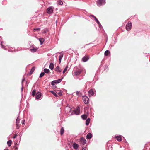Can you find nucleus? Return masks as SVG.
<instances>
[{
    "mask_svg": "<svg viewBox=\"0 0 150 150\" xmlns=\"http://www.w3.org/2000/svg\"><path fill=\"white\" fill-rule=\"evenodd\" d=\"M96 4L98 6H100L105 5V0H98L96 2Z\"/></svg>",
    "mask_w": 150,
    "mask_h": 150,
    "instance_id": "obj_1",
    "label": "nucleus"
},
{
    "mask_svg": "<svg viewBox=\"0 0 150 150\" xmlns=\"http://www.w3.org/2000/svg\"><path fill=\"white\" fill-rule=\"evenodd\" d=\"M82 99L84 103L86 104H87L89 103V99L87 96L86 95H84L82 96Z\"/></svg>",
    "mask_w": 150,
    "mask_h": 150,
    "instance_id": "obj_2",
    "label": "nucleus"
},
{
    "mask_svg": "<svg viewBox=\"0 0 150 150\" xmlns=\"http://www.w3.org/2000/svg\"><path fill=\"white\" fill-rule=\"evenodd\" d=\"M54 11V7L53 6L49 7L46 10V12L48 14H51L53 13Z\"/></svg>",
    "mask_w": 150,
    "mask_h": 150,
    "instance_id": "obj_3",
    "label": "nucleus"
},
{
    "mask_svg": "<svg viewBox=\"0 0 150 150\" xmlns=\"http://www.w3.org/2000/svg\"><path fill=\"white\" fill-rule=\"evenodd\" d=\"M132 26V23L130 21L128 22L126 26V28L127 30L129 31L131 29Z\"/></svg>",
    "mask_w": 150,
    "mask_h": 150,
    "instance_id": "obj_4",
    "label": "nucleus"
},
{
    "mask_svg": "<svg viewBox=\"0 0 150 150\" xmlns=\"http://www.w3.org/2000/svg\"><path fill=\"white\" fill-rule=\"evenodd\" d=\"M72 113L71 115L74 114V113H73V112H74V114L78 115L79 113L80 108L79 107H77L76 108V109L75 110H72Z\"/></svg>",
    "mask_w": 150,
    "mask_h": 150,
    "instance_id": "obj_5",
    "label": "nucleus"
},
{
    "mask_svg": "<svg viewBox=\"0 0 150 150\" xmlns=\"http://www.w3.org/2000/svg\"><path fill=\"white\" fill-rule=\"evenodd\" d=\"M80 142L81 146H82L86 144V141L83 137H81L80 139Z\"/></svg>",
    "mask_w": 150,
    "mask_h": 150,
    "instance_id": "obj_6",
    "label": "nucleus"
},
{
    "mask_svg": "<svg viewBox=\"0 0 150 150\" xmlns=\"http://www.w3.org/2000/svg\"><path fill=\"white\" fill-rule=\"evenodd\" d=\"M41 96V93L38 91L37 92L35 96V99L37 100H39Z\"/></svg>",
    "mask_w": 150,
    "mask_h": 150,
    "instance_id": "obj_7",
    "label": "nucleus"
},
{
    "mask_svg": "<svg viewBox=\"0 0 150 150\" xmlns=\"http://www.w3.org/2000/svg\"><path fill=\"white\" fill-rule=\"evenodd\" d=\"M82 71V70L81 69H79L75 72H74L73 73V74L75 76H78L80 74Z\"/></svg>",
    "mask_w": 150,
    "mask_h": 150,
    "instance_id": "obj_8",
    "label": "nucleus"
},
{
    "mask_svg": "<svg viewBox=\"0 0 150 150\" xmlns=\"http://www.w3.org/2000/svg\"><path fill=\"white\" fill-rule=\"evenodd\" d=\"M88 93L89 97L92 96L94 95V91L92 89H90L89 90Z\"/></svg>",
    "mask_w": 150,
    "mask_h": 150,
    "instance_id": "obj_9",
    "label": "nucleus"
},
{
    "mask_svg": "<svg viewBox=\"0 0 150 150\" xmlns=\"http://www.w3.org/2000/svg\"><path fill=\"white\" fill-rule=\"evenodd\" d=\"M35 67H33L31 69L29 72L28 73V75L30 76L31 75L33 72L34 70H35Z\"/></svg>",
    "mask_w": 150,
    "mask_h": 150,
    "instance_id": "obj_10",
    "label": "nucleus"
},
{
    "mask_svg": "<svg viewBox=\"0 0 150 150\" xmlns=\"http://www.w3.org/2000/svg\"><path fill=\"white\" fill-rule=\"evenodd\" d=\"M72 146L74 149L77 150L79 147V145L75 142L73 143Z\"/></svg>",
    "mask_w": 150,
    "mask_h": 150,
    "instance_id": "obj_11",
    "label": "nucleus"
},
{
    "mask_svg": "<svg viewBox=\"0 0 150 150\" xmlns=\"http://www.w3.org/2000/svg\"><path fill=\"white\" fill-rule=\"evenodd\" d=\"M89 59V58L88 56H85L82 58V61L84 62H85L87 61Z\"/></svg>",
    "mask_w": 150,
    "mask_h": 150,
    "instance_id": "obj_12",
    "label": "nucleus"
},
{
    "mask_svg": "<svg viewBox=\"0 0 150 150\" xmlns=\"http://www.w3.org/2000/svg\"><path fill=\"white\" fill-rule=\"evenodd\" d=\"M115 138L118 141H120L122 140V136L121 135L115 136Z\"/></svg>",
    "mask_w": 150,
    "mask_h": 150,
    "instance_id": "obj_13",
    "label": "nucleus"
},
{
    "mask_svg": "<svg viewBox=\"0 0 150 150\" xmlns=\"http://www.w3.org/2000/svg\"><path fill=\"white\" fill-rule=\"evenodd\" d=\"M92 137V134L91 133H89L86 135V138L87 139H90Z\"/></svg>",
    "mask_w": 150,
    "mask_h": 150,
    "instance_id": "obj_14",
    "label": "nucleus"
},
{
    "mask_svg": "<svg viewBox=\"0 0 150 150\" xmlns=\"http://www.w3.org/2000/svg\"><path fill=\"white\" fill-rule=\"evenodd\" d=\"M55 70L56 71L59 72H61L62 71V70L59 67V66H57V67L55 69Z\"/></svg>",
    "mask_w": 150,
    "mask_h": 150,
    "instance_id": "obj_15",
    "label": "nucleus"
},
{
    "mask_svg": "<svg viewBox=\"0 0 150 150\" xmlns=\"http://www.w3.org/2000/svg\"><path fill=\"white\" fill-rule=\"evenodd\" d=\"M39 40L40 42V45L42 44L45 41L44 39L42 38H39Z\"/></svg>",
    "mask_w": 150,
    "mask_h": 150,
    "instance_id": "obj_16",
    "label": "nucleus"
},
{
    "mask_svg": "<svg viewBox=\"0 0 150 150\" xmlns=\"http://www.w3.org/2000/svg\"><path fill=\"white\" fill-rule=\"evenodd\" d=\"M54 65L53 63H51L50 64L49 66V68L51 70H52L54 69Z\"/></svg>",
    "mask_w": 150,
    "mask_h": 150,
    "instance_id": "obj_17",
    "label": "nucleus"
},
{
    "mask_svg": "<svg viewBox=\"0 0 150 150\" xmlns=\"http://www.w3.org/2000/svg\"><path fill=\"white\" fill-rule=\"evenodd\" d=\"M110 54V52L108 50H107L105 51L104 53V55L106 56H108Z\"/></svg>",
    "mask_w": 150,
    "mask_h": 150,
    "instance_id": "obj_18",
    "label": "nucleus"
},
{
    "mask_svg": "<svg viewBox=\"0 0 150 150\" xmlns=\"http://www.w3.org/2000/svg\"><path fill=\"white\" fill-rule=\"evenodd\" d=\"M66 108H67L68 110H69V112H72L71 109L70 108L69 105L68 104L66 107Z\"/></svg>",
    "mask_w": 150,
    "mask_h": 150,
    "instance_id": "obj_19",
    "label": "nucleus"
},
{
    "mask_svg": "<svg viewBox=\"0 0 150 150\" xmlns=\"http://www.w3.org/2000/svg\"><path fill=\"white\" fill-rule=\"evenodd\" d=\"M90 120V119L88 118L87 119L86 121V125H89Z\"/></svg>",
    "mask_w": 150,
    "mask_h": 150,
    "instance_id": "obj_20",
    "label": "nucleus"
},
{
    "mask_svg": "<svg viewBox=\"0 0 150 150\" xmlns=\"http://www.w3.org/2000/svg\"><path fill=\"white\" fill-rule=\"evenodd\" d=\"M12 141L11 140H8L7 142V144L9 147H10L12 144Z\"/></svg>",
    "mask_w": 150,
    "mask_h": 150,
    "instance_id": "obj_21",
    "label": "nucleus"
},
{
    "mask_svg": "<svg viewBox=\"0 0 150 150\" xmlns=\"http://www.w3.org/2000/svg\"><path fill=\"white\" fill-rule=\"evenodd\" d=\"M106 149L107 150H112V146H111L110 145L108 146V144Z\"/></svg>",
    "mask_w": 150,
    "mask_h": 150,
    "instance_id": "obj_22",
    "label": "nucleus"
},
{
    "mask_svg": "<svg viewBox=\"0 0 150 150\" xmlns=\"http://www.w3.org/2000/svg\"><path fill=\"white\" fill-rule=\"evenodd\" d=\"M64 131V129L63 127H62L60 131V134L62 135L63 134Z\"/></svg>",
    "mask_w": 150,
    "mask_h": 150,
    "instance_id": "obj_23",
    "label": "nucleus"
},
{
    "mask_svg": "<svg viewBox=\"0 0 150 150\" xmlns=\"http://www.w3.org/2000/svg\"><path fill=\"white\" fill-rule=\"evenodd\" d=\"M63 54H61L60 56H59V63H60L62 59L63 58Z\"/></svg>",
    "mask_w": 150,
    "mask_h": 150,
    "instance_id": "obj_24",
    "label": "nucleus"
},
{
    "mask_svg": "<svg viewBox=\"0 0 150 150\" xmlns=\"http://www.w3.org/2000/svg\"><path fill=\"white\" fill-rule=\"evenodd\" d=\"M54 83L57 84V82L56 80H53L51 82V84L53 86H54Z\"/></svg>",
    "mask_w": 150,
    "mask_h": 150,
    "instance_id": "obj_25",
    "label": "nucleus"
},
{
    "mask_svg": "<svg viewBox=\"0 0 150 150\" xmlns=\"http://www.w3.org/2000/svg\"><path fill=\"white\" fill-rule=\"evenodd\" d=\"M36 93V91L35 89H34L33 91H32V96H33L34 97Z\"/></svg>",
    "mask_w": 150,
    "mask_h": 150,
    "instance_id": "obj_26",
    "label": "nucleus"
},
{
    "mask_svg": "<svg viewBox=\"0 0 150 150\" xmlns=\"http://www.w3.org/2000/svg\"><path fill=\"white\" fill-rule=\"evenodd\" d=\"M87 115H85V114L81 116V117H82V119L83 120H86V119H87Z\"/></svg>",
    "mask_w": 150,
    "mask_h": 150,
    "instance_id": "obj_27",
    "label": "nucleus"
},
{
    "mask_svg": "<svg viewBox=\"0 0 150 150\" xmlns=\"http://www.w3.org/2000/svg\"><path fill=\"white\" fill-rule=\"evenodd\" d=\"M50 92L52 94H53L54 96L56 97H58V96L57 95L54 91H50Z\"/></svg>",
    "mask_w": 150,
    "mask_h": 150,
    "instance_id": "obj_28",
    "label": "nucleus"
},
{
    "mask_svg": "<svg viewBox=\"0 0 150 150\" xmlns=\"http://www.w3.org/2000/svg\"><path fill=\"white\" fill-rule=\"evenodd\" d=\"M44 72L45 73H48L50 71V70L48 69L45 68L44 70Z\"/></svg>",
    "mask_w": 150,
    "mask_h": 150,
    "instance_id": "obj_29",
    "label": "nucleus"
},
{
    "mask_svg": "<svg viewBox=\"0 0 150 150\" xmlns=\"http://www.w3.org/2000/svg\"><path fill=\"white\" fill-rule=\"evenodd\" d=\"M4 43V42L3 41H2L1 42V47L3 48L4 50H6L7 49L5 48V46H4L3 45V43Z\"/></svg>",
    "mask_w": 150,
    "mask_h": 150,
    "instance_id": "obj_30",
    "label": "nucleus"
},
{
    "mask_svg": "<svg viewBox=\"0 0 150 150\" xmlns=\"http://www.w3.org/2000/svg\"><path fill=\"white\" fill-rule=\"evenodd\" d=\"M37 50V49L36 48L30 49V51L32 52H35Z\"/></svg>",
    "mask_w": 150,
    "mask_h": 150,
    "instance_id": "obj_31",
    "label": "nucleus"
},
{
    "mask_svg": "<svg viewBox=\"0 0 150 150\" xmlns=\"http://www.w3.org/2000/svg\"><path fill=\"white\" fill-rule=\"evenodd\" d=\"M57 2V4L59 5H62L63 4L62 1L61 0H59Z\"/></svg>",
    "mask_w": 150,
    "mask_h": 150,
    "instance_id": "obj_32",
    "label": "nucleus"
},
{
    "mask_svg": "<svg viewBox=\"0 0 150 150\" xmlns=\"http://www.w3.org/2000/svg\"><path fill=\"white\" fill-rule=\"evenodd\" d=\"M76 95L79 96H81L82 95V93L80 91H77L76 92Z\"/></svg>",
    "mask_w": 150,
    "mask_h": 150,
    "instance_id": "obj_33",
    "label": "nucleus"
},
{
    "mask_svg": "<svg viewBox=\"0 0 150 150\" xmlns=\"http://www.w3.org/2000/svg\"><path fill=\"white\" fill-rule=\"evenodd\" d=\"M63 78V77H62L61 79H58L57 80H56L57 83H60L61 82V81H62Z\"/></svg>",
    "mask_w": 150,
    "mask_h": 150,
    "instance_id": "obj_34",
    "label": "nucleus"
},
{
    "mask_svg": "<svg viewBox=\"0 0 150 150\" xmlns=\"http://www.w3.org/2000/svg\"><path fill=\"white\" fill-rule=\"evenodd\" d=\"M45 75V73L44 72H42L39 76V78L42 77Z\"/></svg>",
    "mask_w": 150,
    "mask_h": 150,
    "instance_id": "obj_35",
    "label": "nucleus"
},
{
    "mask_svg": "<svg viewBox=\"0 0 150 150\" xmlns=\"http://www.w3.org/2000/svg\"><path fill=\"white\" fill-rule=\"evenodd\" d=\"M40 28H35L34 29V30H35L36 31L38 32L40 30Z\"/></svg>",
    "mask_w": 150,
    "mask_h": 150,
    "instance_id": "obj_36",
    "label": "nucleus"
},
{
    "mask_svg": "<svg viewBox=\"0 0 150 150\" xmlns=\"http://www.w3.org/2000/svg\"><path fill=\"white\" fill-rule=\"evenodd\" d=\"M20 120V119H19L18 117H17V118L16 119V124H17L19 122Z\"/></svg>",
    "mask_w": 150,
    "mask_h": 150,
    "instance_id": "obj_37",
    "label": "nucleus"
},
{
    "mask_svg": "<svg viewBox=\"0 0 150 150\" xmlns=\"http://www.w3.org/2000/svg\"><path fill=\"white\" fill-rule=\"evenodd\" d=\"M47 29H45L43 30L42 33H46L47 32Z\"/></svg>",
    "mask_w": 150,
    "mask_h": 150,
    "instance_id": "obj_38",
    "label": "nucleus"
},
{
    "mask_svg": "<svg viewBox=\"0 0 150 150\" xmlns=\"http://www.w3.org/2000/svg\"><path fill=\"white\" fill-rule=\"evenodd\" d=\"M95 20L96 21V22L98 24H99L100 23L98 20L97 18L95 19Z\"/></svg>",
    "mask_w": 150,
    "mask_h": 150,
    "instance_id": "obj_39",
    "label": "nucleus"
},
{
    "mask_svg": "<svg viewBox=\"0 0 150 150\" xmlns=\"http://www.w3.org/2000/svg\"><path fill=\"white\" fill-rule=\"evenodd\" d=\"M25 120H23L22 121L21 123L22 124H25Z\"/></svg>",
    "mask_w": 150,
    "mask_h": 150,
    "instance_id": "obj_40",
    "label": "nucleus"
},
{
    "mask_svg": "<svg viewBox=\"0 0 150 150\" xmlns=\"http://www.w3.org/2000/svg\"><path fill=\"white\" fill-rule=\"evenodd\" d=\"M98 25H99V27L101 29L102 28H103L102 26L101 25L100 23L99 24H98Z\"/></svg>",
    "mask_w": 150,
    "mask_h": 150,
    "instance_id": "obj_41",
    "label": "nucleus"
},
{
    "mask_svg": "<svg viewBox=\"0 0 150 150\" xmlns=\"http://www.w3.org/2000/svg\"><path fill=\"white\" fill-rule=\"evenodd\" d=\"M90 16L93 18L94 19H96V18L94 15H90Z\"/></svg>",
    "mask_w": 150,
    "mask_h": 150,
    "instance_id": "obj_42",
    "label": "nucleus"
},
{
    "mask_svg": "<svg viewBox=\"0 0 150 150\" xmlns=\"http://www.w3.org/2000/svg\"><path fill=\"white\" fill-rule=\"evenodd\" d=\"M57 93L60 96H61L62 95V93L59 91Z\"/></svg>",
    "mask_w": 150,
    "mask_h": 150,
    "instance_id": "obj_43",
    "label": "nucleus"
},
{
    "mask_svg": "<svg viewBox=\"0 0 150 150\" xmlns=\"http://www.w3.org/2000/svg\"><path fill=\"white\" fill-rule=\"evenodd\" d=\"M25 80V78H23L22 80V82H21V83H22V85H23V81H24Z\"/></svg>",
    "mask_w": 150,
    "mask_h": 150,
    "instance_id": "obj_44",
    "label": "nucleus"
},
{
    "mask_svg": "<svg viewBox=\"0 0 150 150\" xmlns=\"http://www.w3.org/2000/svg\"><path fill=\"white\" fill-rule=\"evenodd\" d=\"M108 66L107 65H105V70L106 69H108Z\"/></svg>",
    "mask_w": 150,
    "mask_h": 150,
    "instance_id": "obj_45",
    "label": "nucleus"
},
{
    "mask_svg": "<svg viewBox=\"0 0 150 150\" xmlns=\"http://www.w3.org/2000/svg\"><path fill=\"white\" fill-rule=\"evenodd\" d=\"M66 70H67L66 69L64 68V70H63V72H62L63 73H65V71H66Z\"/></svg>",
    "mask_w": 150,
    "mask_h": 150,
    "instance_id": "obj_46",
    "label": "nucleus"
},
{
    "mask_svg": "<svg viewBox=\"0 0 150 150\" xmlns=\"http://www.w3.org/2000/svg\"><path fill=\"white\" fill-rule=\"evenodd\" d=\"M14 147H15L14 150H18V147H17L15 146Z\"/></svg>",
    "mask_w": 150,
    "mask_h": 150,
    "instance_id": "obj_47",
    "label": "nucleus"
},
{
    "mask_svg": "<svg viewBox=\"0 0 150 150\" xmlns=\"http://www.w3.org/2000/svg\"><path fill=\"white\" fill-rule=\"evenodd\" d=\"M81 150H86V148L84 147H82V149Z\"/></svg>",
    "mask_w": 150,
    "mask_h": 150,
    "instance_id": "obj_48",
    "label": "nucleus"
},
{
    "mask_svg": "<svg viewBox=\"0 0 150 150\" xmlns=\"http://www.w3.org/2000/svg\"><path fill=\"white\" fill-rule=\"evenodd\" d=\"M16 136H17V135H16V134H15V135L14 136V137H13V139H15V138L16 137Z\"/></svg>",
    "mask_w": 150,
    "mask_h": 150,
    "instance_id": "obj_49",
    "label": "nucleus"
},
{
    "mask_svg": "<svg viewBox=\"0 0 150 150\" xmlns=\"http://www.w3.org/2000/svg\"><path fill=\"white\" fill-rule=\"evenodd\" d=\"M22 85V87L21 88V91L22 92L23 91V85Z\"/></svg>",
    "mask_w": 150,
    "mask_h": 150,
    "instance_id": "obj_50",
    "label": "nucleus"
},
{
    "mask_svg": "<svg viewBox=\"0 0 150 150\" xmlns=\"http://www.w3.org/2000/svg\"><path fill=\"white\" fill-rule=\"evenodd\" d=\"M16 128L17 129H19V127H18V124H16Z\"/></svg>",
    "mask_w": 150,
    "mask_h": 150,
    "instance_id": "obj_51",
    "label": "nucleus"
},
{
    "mask_svg": "<svg viewBox=\"0 0 150 150\" xmlns=\"http://www.w3.org/2000/svg\"><path fill=\"white\" fill-rule=\"evenodd\" d=\"M68 68V66H67L66 67H65V68H66V70H67V68Z\"/></svg>",
    "mask_w": 150,
    "mask_h": 150,
    "instance_id": "obj_52",
    "label": "nucleus"
},
{
    "mask_svg": "<svg viewBox=\"0 0 150 150\" xmlns=\"http://www.w3.org/2000/svg\"><path fill=\"white\" fill-rule=\"evenodd\" d=\"M15 146L16 145H17V143H15Z\"/></svg>",
    "mask_w": 150,
    "mask_h": 150,
    "instance_id": "obj_53",
    "label": "nucleus"
},
{
    "mask_svg": "<svg viewBox=\"0 0 150 150\" xmlns=\"http://www.w3.org/2000/svg\"><path fill=\"white\" fill-rule=\"evenodd\" d=\"M4 150H9V149H5Z\"/></svg>",
    "mask_w": 150,
    "mask_h": 150,
    "instance_id": "obj_54",
    "label": "nucleus"
},
{
    "mask_svg": "<svg viewBox=\"0 0 150 150\" xmlns=\"http://www.w3.org/2000/svg\"><path fill=\"white\" fill-rule=\"evenodd\" d=\"M57 20L56 21V23H57Z\"/></svg>",
    "mask_w": 150,
    "mask_h": 150,
    "instance_id": "obj_55",
    "label": "nucleus"
},
{
    "mask_svg": "<svg viewBox=\"0 0 150 150\" xmlns=\"http://www.w3.org/2000/svg\"><path fill=\"white\" fill-rule=\"evenodd\" d=\"M4 1H6V0H4Z\"/></svg>",
    "mask_w": 150,
    "mask_h": 150,
    "instance_id": "obj_56",
    "label": "nucleus"
},
{
    "mask_svg": "<svg viewBox=\"0 0 150 150\" xmlns=\"http://www.w3.org/2000/svg\"><path fill=\"white\" fill-rule=\"evenodd\" d=\"M124 139L125 140V138H124Z\"/></svg>",
    "mask_w": 150,
    "mask_h": 150,
    "instance_id": "obj_57",
    "label": "nucleus"
},
{
    "mask_svg": "<svg viewBox=\"0 0 150 150\" xmlns=\"http://www.w3.org/2000/svg\"><path fill=\"white\" fill-rule=\"evenodd\" d=\"M67 150H69V149H67Z\"/></svg>",
    "mask_w": 150,
    "mask_h": 150,
    "instance_id": "obj_58",
    "label": "nucleus"
}]
</instances>
